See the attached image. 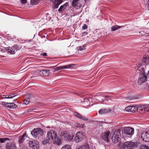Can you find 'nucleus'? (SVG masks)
Instances as JSON below:
<instances>
[{"label": "nucleus", "mask_w": 149, "mask_h": 149, "mask_svg": "<svg viewBox=\"0 0 149 149\" xmlns=\"http://www.w3.org/2000/svg\"><path fill=\"white\" fill-rule=\"evenodd\" d=\"M141 64H138L137 65V68H135L136 70H138L140 71L139 76L138 79V83L139 84H141L144 82H145L147 80V77L145 73V69Z\"/></svg>", "instance_id": "obj_1"}, {"label": "nucleus", "mask_w": 149, "mask_h": 149, "mask_svg": "<svg viewBox=\"0 0 149 149\" xmlns=\"http://www.w3.org/2000/svg\"><path fill=\"white\" fill-rule=\"evenodd\" d=\"M75 66V65L74 64H70L63 66H58L56 68H55L54 67H51L49 68L50 69L48 70H49V72L51 71L54 72L62 69L73 68H74Z\"/></svg>", "instance_id": "obj_2"}, {"label": "nucleus", "mask_w": 149, "mask_h": 149, "mask_svg": "<svg viewBox=\"0 0 149 149\" xmlns=\"http://www.w3.org/2000/svg\"><path fill=\"white\" fill-rule=\"evenodd\" d=\"M60 136L62 139L67 141H71L73 139V136L70 135L69 132L67 131L61 132Z\"/></svg>", "instance_id": "obj_3"}, {"label": "nucleus", "mask_w": 149, "mask_h": 149, "mask_svg": "<svg viewBox=\"0 0 149 149\" xmlns=\"http://www.w3.org/2000/svg\"><path fill=\"white\" fill-rule=\"evenodd\" d=\"M43 132L42 129L40 128L34 129L31 132V134L35 138L41 136Z\"/></svg>", "instance_id": "obj_4"}, {"label": "nucleus", "mask_w": 149, "mask_h": 149, "mask_svg": "<svg viewBox=\"0 0 149 149\" xmlns=\"http://www.w3.org/2000/svg\"><path fill=\"white\" fill-rule=\"evenodd\" d=\"M120 132V130H116L113 133L112 139L115 143H116L120 141L119 137L121 136Z\"/></svg>", "instance_id": "obj_5"}, {"label": "nucleus", "mask_w": 149, "mask_h": 149, "mask_svg": "<svg viewBox=\"0 0 149 149\" xmlns=\"http://www.w3.org/2000/svg\"><path fill=\"white\" fill-rule=\"evenodd\" d=\"M46 136L48 139L52 141L57 138V134L56 131L50 130L47 132Z\"/></svg>", "instance_id": "obj_6"}, {"label": "nucleus", "mask_w": 149, "mask_h": 149, "mask_svg": "<svg viewBox=\"0 0 149 149\" xmlns=\"http://www.w3.org/2000/svg\"><path fill=\"white\" fill-rule=\"evenodd\" d=\"M85 134L83 133L80 132H77L76 134L75 137V141L77 143H78L81 141L85 138Z\"/></svg>", "instance_id": "obj_7"}, {"label": "nucleus", "mask_w": 149, "mask_h": 149, "mask_svg": "<svg viewBox=\"0 0 149 149\" xmlns=\"http://www.w3.org/2000/svg\"><path fill=\"white\" fill-rule=\"evenodd\" d=\"M109 134L110 132L109 131L102 133L101 136L102 141L103 142L109 141L108 138Z\"/></svg>", "instance_id": "obj_8"}, {"label": "nucleus", "mask_w": 149, "mask_h": 149, "mask_svg": "<svg viewBox=\"0 0 149 149\" xmlns=\"http://www.w3.org/2000/svg\"><path fill=\"white\" fill-rule=\"evenodd\" d=\"M18 47L16 45H14L11 47H9L6 48L7 51L12 54H14L15 52L18 49Z\"/></svg>", "instance_id": "obj_9"}, {"label": "nucleus", "mask_w": 149, "mask_h": 149, "mask_svg": "<svg viewBox=\"0 0 149 149\" xmlns=\"http://www.w3.org/2000/svg\"><path fill=\"white\" fill-rule=\"evenodd\" d=\"M136 146V143L132 141H127L123 144V148H124L128 147H135Z\"/></svg>", "instance_id": "obj_10"}, {"label": "nucleus", "mask_w": 149, "mask_h": 149, "mask_svg": "<svg viewBox=\"0 0 149 149\" xmlns=\"http://www.w3.org/2000/svg\"><path fill=\"white\" fill-rule=\"evenodd\" d=\"M141 138L145 141H149V131L143 132L141 134Z\"/></svg>", "instance_id": "obj_11"}, {"label": "nucleus", "mask_w": 149, "mask_h": 149, "mask_svg": "<svg viewBox=\"0 0 149 149\" xmlns=\"http://www.w3.org/2000/svg\"><path fill=\"white\" fill-rule=\"evenodd\" d=\"M124 132L126 134L132 135L134 134V130L133 128L130 127H125Z\"/></svg>", "instance_id": "obj_12"}, {"label": "nucleus", "mask_w": 149, "mask_h": 149, "mask_svg": "<svg viewBox=\"0 0 149 149\" xmlns=\"http://www.w3.org/2000/svg\"><path fill=\"white\" fill-rule=\"evenodd\" d=\"M29 144L30 147L33 149H37L39 147L38 143L37 141H30Z\"/></svg>", "instance_id": "obj_13"}, {"label": "nucleus", "mask_w": 149, "mask_h": 149, "mask_svg": "<svg viewBox=\"0 0 149 149\" xmlns=\"http://www.w3.org/2000/svg\"><path fill=\"white\" fill-rule=\"evenodd\" d=\"M111 111V109L109 108L103 109L99 110L98 113L100 114H104L110 112Z\"/></svg>", "instance_id": "obj_14"}, {"label": "nucleus", "mask_w": 149, "mask_h": 149, "mask_svg": "<svg viewBox=\"0 0 149 149\" xmlns=\"http://www.w3.org/2000/svg\"><path fill=\"white\" fill-rule=\"evenodd\" d=\"M96 96L97 97L96 99L100 102H102L106 100V95L104 96L102 95L97 94Z\"/></svg>", "instance_id": "obj_15"}, {"label": "nucleus", "mask_w": 149, "mask_h": 149, "mask_svg": "<svg viewBox=\"0 0 149 149\" xmlns=\"http://www.w3.org/2000/svg\"><path fill=\"white\" fill-rule=\"evenodd\" d=\"M7 149H16L15 145L12 142L8 143L6 146Z\"/></svg>", "instance_id": "obj_16"}, {"label": "nucleus", "mask_w": 149, "mask_h": 149, "mask_svg": "<svg viewBox=\"0 0 149 149\" xmlns=\"http://www.w3.org/2000/svg\"><path fill=\"white\" fill-rule=\"evenodd\" d=\"M39 73L42 74L43 76H47L50 74V72L48 70L45 69L40 71Z\"/></svg>", "instance_id": "obj_17"}, {"label": "nucleus", "mask_w": 149, "mask_h": 149, "mask_svg": "<svg viewBox=\"0 0 149 149\" xmlns=\"http://www.w3.org/2000/svg\"><path fill=\"white\" fill-rule=\"evenodd\" d=\"M73 114L77 118L81 119H82L84 120L87 121L88 120V119L83 116L80 114L78 113L77 112H74L73 113Z\"/></svg>", "instance_id": "obj_18"}, {"label": "nucleus", "mask_w": 149, "mask_h": 149, "mask_svg": "<svg viewBox=\"0 0 149 149\" xmlns=\"http://www.w3.org/2000/svg\"><path fill=\"white\" fill-rule=\"evenodd\" d=\"M79 0H73L72 2V6L74 7L77 6L80 8L81 7V4L79 3Z\"/></svg>", "instance_id": "obj_19"}, {"label": "nucleus", "mask_w": 149, "mask_h": 149, "mask_svg": "<svg viewBox=\"0 0 149 149\" xmlns=\"http://www.w3.org/2000/svg\"><path fill=\"white\" fill-rule=\"evenodd\" d=\"M53 141V144L58 146L60 145L61 143V141L60 139L57 137V138L56 139H54Z\"/></svg>", "instance_id": "obj_20"}, {"label": "nucleus", "mask_w": 149, "mask_h": 149, "mask_svg": "<svg viewBox=\"0 0 149 149\" xmlns=\"http://www.w3.org/2000/svg\"><path fill=\"white\" fill-rule=\"evenodd\" d=\"M68 6V4L65 3L63 5L61 6L58 10V11L59 13H61L64 11Z\"/></svg>", "instance_id": "obj_21"}, {"label": "nucleus", "mask_w": 149, "mask_h": 149, "mask_svg": "<svg viewBox=\"0 0 149 149\" xmlns=\"http://www.w3.org/2000/svg\"><path fill=\"white\" fill-rule=\"evenodd\" d=\"M76 149H89V148L88 144L87 143H85L79 146Z\"/></svg>", "instance_id": "obj_22"}, {"label": "nucleus", "mask_w": 149, "mask_h": 149, "mask_svg": "<svg viewBox=\"0 0 149 149\" xmlns=\"http://www.w3.org/2000/svg\"><path fill=\"white\" fill-rule=\"evenodd\" d=\"M142 61L145 63L149 64V55L144 56L142 59Z\"/></svg>", "instance_id": "obj_23"}, {"label": "nucleus", "mask_w": 149, "mask_h": 149, "mask_svg": "<svg viewBox=\"0 0 149 149\" xmlns=\"http://www.w3.org/2000/svg\"><path fill=\"white\" fill-rule=\"evenodd\" d=\"M137 109L138 110H137V111L140 113H143L144 112H145V106L144 105H141L139 107H137Z\"/></svg>", "instance_id": "obj_24"}, {"label": "nucleus", "mask_w": 149, "mask_h": 149, "mask_svg": "<svg viewBox=\"0 0 149 149\" xmlns=\"http://www.w3.org/2000/svg\"><path fill=\"white\" fill-rule=\"evenodd\" d=\"M16 95L15 94H12L10 95H3L2 96V98H7L10 99L12 98L13 97H15Z\"/></svg>", "instance_id": "obj_25"}, {"label": "nucleus", "mask_w": 149, "mask_h": 149, "mask_svg": "<svg viewBox=\"0 0 149 149\" xmlns=\"http://www.w3.org/2000/svg\"><path fill=\"white\" fill-rule=\"evenodd\" d=\"M27 136H26L25 134H23L22 135L19 137V140L18 141V142L19 143H22L23 141L26 139Z\"/></svg>", "instance_id": "obj_26"}, {"label": "nucleus", "mask_w": 149, "mask_h": 149, "mask_svg": "<svg viewBox=\"0 0 149 149\" xmlns=\"http://www.w3.org/2000/svg\"><path fill=\"white\" fill-rule=\"evenodd\" d=\"M9 107L8 108L10 109L15 108L17 107V106L13 103H9Z\"/></svg>", "instance_id": "obj_27"}, {"label": "nucleus", "mask_w": 149, "mask_h": 149, "mask_svg": "<svg viewBox=\"0 0 149 149\" xmlns=\"http://www.w3.org/2000/svg\"><path fill=\"white\" fill-rule=\"evenodd\" d=\"M131 112H135L137 111V107L136 106H131Z\"/></svg>", "instance_id": "obj_28"}, {"label": "nucleus", "mask_w": 149, "mask_h": 149, "mask_svg": "<svg viewBox=\"0 0 149 149\" xmlns=\"http://www.w3.org/2000/svg\"><path fill=\"white\" fill-rule=\"evenodd\" d=\"M120 27V26L118 25L112 26L111 27V31H115Z\"/></svg>", "instance_id": "obj_29"}, {"label": "nucleus", "mask_w": 149, "mask_h": 149, "mask_svg": "<svg viewBox=\"0 0 149 149\" xmlns=\"http://www.w3.org/2000/svg\"><path fill=\"white\" fill-rule=\"evenodd\" d=\"M108 98H110V101L113 100L115 99V98L112 95H109L106 96V100L107 101H109V100L108 99Z\"/></svg>", "instance_id": "obj_30"}, {"label": "nucleus", "mask_w": 149, "mask_h": 149, "mask_svg": "<svg viewBox=\"0 0 149 149\" xmlns=\"http://www.w3.org/2000/svg\"><path fill=\"white\" fill-rule=\"evenodd\" d=\"M49 140H50L48 138L45 139L42 141V144L43 145H45L49 143Z\"/></svg>", "instance_id": "obj_31"}, {"label": "nucleus", "mask_w": 149, "mask_h": 149, "mask_svg": "<svg viewBox=\"0 0 149 149\" xmlns=\"http://www.w3.org/2000/svg\"><path fill=\"white\" fill-rule=\"evenodd\" d=\"M61 149H71V146L68 145H64Z\"/></svg>", "instance_id": "obj_32"}, {"label": "nucleus", "mask_w": 149, "mask_h": 149, "mask_svg": "<svg viewBox=\"0 0 149 149\" xmlns=\"http://www.w3.org/2000/svg\"><path fill=\"white\" fill-rule=\"evenodd\" d=\"M39 2V0H31V2L32 5H34L36 4L37 3H38Z\"/></svg>", "instance_id": "obj_33"}, {"label": "nucleus", "mask_w": 149, "mask_h": 149, "mask_svg": "<svg viewBox=\"0 0 149 149\" xmlns=\"http://www.w3.org/2000/svg\"><path fill=\"white\" fill-rule=\"evenodd\" d=\"M1 104L4 106H5V107L8 108L9 107V103L6 102H1Z\"/></svg>", "instance_id": "obj_34"}, {"label": "nucleus", "mask_w": 149, "mask_h": 149, "mask_svg": "<svg viewBox=\"0 0 149 149\" xmlns=\"http://www.w3.org/2000/svg\"><path fill=\"white\" fill-rule=\"evenodd\" d=\"M9 139L8 138H0V143H3L5 142L6 141L9 140Z\"/></svg>", "instance_id": "obj_35"}, {"label": "nucleus", "mask_w": 149, "mask_h": 149, "mask_svg": "<svg viewBox=\"0 0 149 149\" xmlns=\"http://www.w3.org/2000/svg\"><path fill=\"white\" fill-rule=\"evenodd\" d=\"M145 106V112L146 111H149V104L144 105Z\"/></svg>", "instance_id": "obj_36"}, {"label": "nucleus", "mask_w": 149, "mask_h": 149, "mask_svg": "<svg viewBox=\"0 0 149 149\" xmlns=\"http://www.w3.org/2000/svg\"><path fill=\"white\" fill-rule=\"evenodd\" d=\"M77 49L79 50H82L85 49V47L84 45L82 46H79L77 47Z\"/></svg>", "instance_id": "obj_37"}, {"label": "nucleus", "mask_w": 149, "mask_h": 149, "mask_svg": "<svg viewBox=\"0 0 149 149\" xmlns=\"http://www.w3.org/2000/svg\"><path fill=\"white\" fill-rule=\"evenodd\" d=\"M60 4H59V3H56V2H55V3H54V6L53 7L54 8H58V6Z\"/></svg>", "instance_id": "obj_38"}, {"label": "nucleus", "mask_w": 149, "mask_h": 149, "mask_svg": "<svg viewBox=\"0 0 149 149\" xmlns=\"http://www.w3.org/2000/svg\"><path fill=\"white\" fill-rule=\"evenodd\" d=\"M76 126L78 127H81V128H82L83 129H84V127H86L85 126L84 124H81V125L79 124H77Z\"/></svg>", "instance_id": "obj_39"}, {"label": "nucleus", "mask_w": 149, "mask_h": 149, "mask_svg": "<svg viewBox=\"0 0 149 149\" xmlns=\"http://www.w3.org/2000/svg\"><path fill=\"white\" fill-rule=\"evenodd\" d=\"M141 149H149V147L148 146L143 145L141 147Z\"/></svg>", "instance_id": "obj_40"}, {"label": "nucleus", "mask_w": 149, "mask_h": 149, "mask_svg": "<svg viewBox=\"0 0 149 149\" xmlns=\"http://www.w3.org/2000/svg\"><path fill=\"white\" fill-rule=\"evenodd\" d=\"M131 106H129L125 108V110L128 112H131Z\"/></svg>", "instance_id": "obj_41"}, {"label": "nucleus", "mask_w": 149, "mask_h": 149, "mask_svg": "<svg viewBox=\"0 0 149 149\" xmlns=\"http://www.w3.org/2000/svg\"><path fill=\"white\" fill-rule=\"evenodd\" d=\"M29 100L26 99H25L24 100L23 103L24 104H25L27 105L29 103Z\"/></svg>", "instance_id": "obj_42"}, {"label": "nucleus", "mask_w": 149, "mask_h": 149, "mask_svg": "<svg viewBox=\"0 0 149 149\" xmlns=\"http://www.w3.org/2000/svg\"><path fill=\"white\" fill-rule=\"evenodd\" d=\"M56 3H59V4H60L62 2V0H55V1Z\"/></svg>", "instance_id": "obj_43"}, {"label": "nucleus", "mask_w": 149, "mask_h": 149, "mask_svg": "<svg viewBox=\"0 0 149 149\" xmlns=\"http://www.w3.org/2000/svg\"><path fill=\"white\" fill-rule=\"evenodd\" d=\"M87 28V26L86 24H84L82 26V29H86Z\"/></svg>", "instance_id": "obj_44"}, {"label": "nucleus", "mask_w": 149, "mask_h": 149, "mask_svg": "<svg viewBox=\"0 0 149 149\" xmlns=\"http://www.w3.org/2000/svg\"><path fill=\"white\" fill-rule=\"evenodd\" d=\"M21 2L22 4H25L26 3V0H21Z\"/></svg>", "instance_id": "obj_45"}, {"label": "nucleus", "mask_w": 149, "mask_h": 149, "mask_svg": "<svg viewBox=\"0 0 149 149\" xmlns=\"http://www.w3.org/2000/svg\"><path fill=\"white\" fill-rule=\"evenodd\" d=\"M87 34V33L86 32H84V33H82V36H84L86 35Z\"/></svg>", "instance_id": "obj_46"}, {"label": "nucleus", "mask_w": 149, "mask_h": 149, "mask_svg": "<svg viewBox=\"0 0 149 149\" xmlns=\"http://www.w3.org/2000/svg\"><path fill=\"white\" fill-rule=\"evenodd\" d=\"M41 55L43 56H45L47 55V54L46 53H44L43 54H41Z\"/></svg>", "instance_id": "obj_47"}, {"label": "nucleus", "mask_w": 149, "mask_h": 149, "mask_svg": "<svg viewBox=\"0 0 149 149\" xmlns=\"http://www.w3.org/2000/svg\"><path fill=\"white\" fill-rule=\"evenodd\" d=\"M26 96H29L31 97H32V95L31 94H26Z\"/></svg>", "instance_id": "obj_48"}, {"label": "nucleus", "mask_w": 149, "mask_h": 149, "mask_svg": "<svg viewBox=\"0 0 149 149\" xmlns=\"http://www.w3.org/2000/svg\"><path fill=\"white\" fill-rule=\"evenodd\" d=\"M108 99L109 100V101L108 102H109L110 101V98H108Z\"/></svg>", "instance_id": "obj_49"}, {"label": "nucleus", "mask_w": 149, "mask_h": 149, "mask_svg": "<svg viewBox=\"0 0 149 149\" xmlns=\"http://www.w3.org/2000/svg\"><path fill=\"white\" fill-rule=\"evenodd\" d=\"M148 6H149V0H148Z\"/></svg>", "instance_id": "obj_50"}, {"label": "nucleus", "mask_w": 149, "mask_h": 149, "mask_svg": "<svg viewBox=\"0 0 149 149\" xmlns=\"http://www.w3.org/2000/svg\"><path fill=\"white\" fill-rule=\"evenodd\" d=\"M48 13H46V15H48Z\"/></svg>", "instance_id": "obj_51"}, {"label": "nucleus", "mask_w": 149, "mask_h": 149, "mask_svg": "<svg viewBox=\"0 0 149 149\" xmlns=\"http://www.w3.org/2000/svg\"><path fill=\"white\" fill-rule=\"evenodd\" d=\"M48 13H46V15H48Z\"/></svg>", "instance_id": "obj_52"}, {"label": "nucleus", "mask_w": 149, "mask_h": 149, "mask_svg": "<svg viewBox=\"0 0 149 149\" xmlns=\"http://www.w3.org/2000/svg\"><path fill=\"white\" fill-rule=\"evenodd\" d=\"M148 74L149 75V71H148Z\"/></svg>", "instance_id": "obj_53"}, {"label": "nucleus", "mask_w": 149, "mask_h": 149, "mask_svg": "<svg viewBox=\"0 0 149 149\" xmlns=\"http://www.w3.org/2000/svg\"><path fill=\"white\" fill-rule=\"evenodd\" d=\"M91 98L89 97V100H90Z\"/></svg>", "instance_id": "obj_54"}, {"label": "nucleus", "mask_w": 149, "mask_h": 149, "mask_svg": "<svg viewBox=\"0 0 149 149\" xmlns=\"http://www.w3.org/2000/svg\"><path fill=\"white\" fill-rule=\"evenodd\" d=\"M13 100L14 101H15V100Z\"/></svg>", "instance_id": "obj_55"}, {"label": "nucleus", "mask_w": 149, "mask_h": 149, "mask_svg": "<svg viewBox=\"0 0 149 149\" xmlns=\"http://www.w3.org/2000/svg\"><path fill=\"white\" fill-rule=\"evenodd\" d=\"M84 1H85V0H84Z\"/></svg>", "instance_id": "obj_56"}]
</instances>
